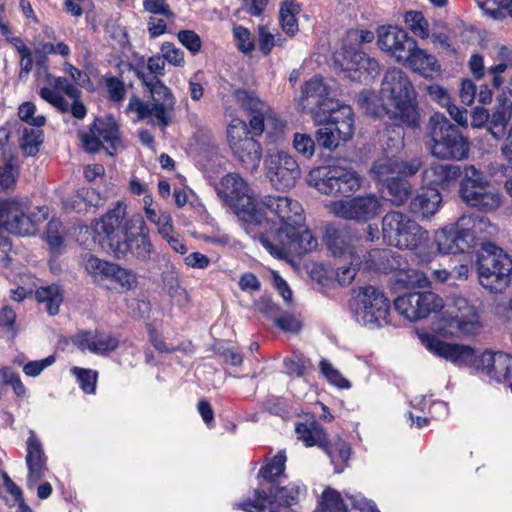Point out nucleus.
Here are the masks:
<instances>
[{
    "mask_svg": "<svg viewBox=\"0 0 512 512\" xmlns=\"http://www.w3.org/2000/svg\"><path fill=\"white\" fill-rule=\"evenodd\" d=\"M371 173L378 182L387 184L397 178L396 158L383 157L374 162Z\"/></svg>",
    "mask_w": 512,
    "mask_h": 512,
    "instance_id": "49530a36",
    "label": "nucleus"
},
{
    "mask_svg": "<svg viewBox=\"0 0 512 512\" xmlns=\"http://www.w3.org/2000/svg\"><path fill=\"white\" fill-rule=\"evenodd\" d=\"M359 241L354 242L360 249L359 254L361 256V266H363L366 270H387L392 269L393 264L390 263L391 251L387 249H372L367 250L363 254V249L361 248L360 241L361 239L358 237Z\"/></svg>",
    "mask_w": 512,
    "mask_h": 512,
    "instance_id": "f704fd0d",
    "label": "nucleus"
},
{
    "mask_svg": "<svg viewBox=\"0 0 512 512\" xmlns=\"http://www.w3.org/2000/svg\"><path fill=\"white\" fill-rule=\"evenodd\" d=\"M383 237L391 246L413 250L428 238V233L416 221L399 211H390L382 219Z\"/></svg>",
    "mask_w": 512,
    "mask_h": 512,
    "instance_id": "f8f14e48",
    "label": "nucleus"
},
{
    "mask_svg": "<svg viewBox=\"0 0 512 512\" xmlns=\"http://www.w3.org/2000/svg\"><path fill=\"white\" fill-rule=\"evenodd\" d=\"M313 121L317 125L333 126L339 139L348 141L354 134V115L348 105L339 104L332 100L330 106L323 111L313 112Z\"/></svg>",
    "mask_w": 512,
    "mask_h": 512,
    "instance_id": "393cba45",
    "label": "nucleus"
},
{
    "mask_svg": "<svg viewBox=\"0 0 512 512\" xmlns=\"http://www.w3.org/2000/svg\"><path fill=\"white\" fill-rule=\"evenodd\" d=\"M57 54L62 57H68L70 55V48L64 42H57L56 44L51 42H40L34 49V58L38 65H45L47 62L48 55Z\"/></svg>",
    "mask_w": 512,
    "mask_h": 512,
    "instance_id": "a18cd8bd",
    "label": "nucleus"
},
{
    "mask_svg": "<svg viewBox=\"0 0 512 512\" xmlns=\"http://www.w3.org/2000/svg\"><path fill=\"white\" fill-rule=\"evenodd\" d=\"M415 42L404 29L397 26H383L377 31L379 49L401 64L407 59L411 49H415Z\"/></svg>",
    "mask_w": 512,
    "mask_h": 512,
    "instance_id": "a878e982",
    "label": "nucleus"
},
{
    "mask_svg": "<svg viewBox=\"0 0 512 512\" xmlns=\"http://www.w3.org/2000/svg\"><path fill=\"white\" fill-rule=\"evenodd\" d=\"M258 31V46L259 50L268 55L275 46H283L285 40L279 33L273 34L266 25H259Z\"/></svg>",
    "mask_w": 512,
    "mask_h": 512,
    "instance_id": "8fccbe9b",
    "label": "nucleus"
},
{
    "mask_svg": "<svg viewBox=\"0 0 512 512\" xmlns=\"http://www.w3.org/2000/svg\"><path fill=\"white\" fill-rule=\"evenodd\" d=\"M423 167L421 157H412L408 159L396 158L397 176L403 179L416 175Z\"/></svg>",
    "mask_w": 512,
    "mask_h": 512,
    "instance_id": "6e6d98bb",
    "label": "nucleus"
},
{
    "mask_svg": "<svg viewBox=\"0 0 512 512\" xmlns=\"http://www.w3.org/2000/svg\"><path fill=\"white\" fill-rule=\"evenodd\" d=\"M460 176V168L456 165L433 163L423 171L422 182L427 187H444Z\"/></svg>",
    "mask_w": 512,
    "mask_h": 512,
    "instance_id": "473e14b6",
    "label": "nucleus"
},
{
    "mask_svg": "<svg viewBox=\"0 0 512 512\" xmlns=\"http://www.w3.org/2000/svg\"><path fill=\"white\" fill-rule=\"evenodd\" d=\"M25 462L28 469L27 486L32 489L40 482L46 471L47 457L44 453L43 446L34 432H30L27 439Z\"/></svg>",
    "mask_w": 512,
    "mask_h": 512,
    "instance_id": "cd10ccee",
    "label": "nucleus"
},
{
    "mask_svg": "<svg viewBox=\"0 0 512 512\" xmlns=\"http://www.w3.org/2000/svg\"><path fill=\"white\" fill-rule=\"evenodd\" d=\"M336 132L333 126L326 125L323 128L318 129L316 133V140L320 147H323L327 150H334L337 148L339 142V137L335 136Z\"/></svg>",
    "mask_w": 512,
    "mask_h": 512,
    "instance_id": "69168bd1",
    "label": "nucleus"
},
{
    "mask_svg": "<svg viewBox=\"0 0 512 512\" xmlns=\"http://www.w3.org/2000/svg\"><path fill=\"white\" fill-rule=\"evenodd\" d=\"M291 230L277 241L261 236L260 243L271 255L281 259L289 255L300 256L317 247V239L304 227V223Z\"/></svg>",
    "mask_w": 512,
    "mask_h": 512,
    "instance_id": "aec40b11",
    "label": "nucleus"
},
{
    "mask_svg": "<svg viewBox=\"0 0 512 512\" xmlns=\"http://www.w3.org/2000/svg\"><path fill=\"white\" fill-rule=\"evenodd\" d=\"M79 138L85 151L95 153L102 148L110 156L121 143L118 124L112 116L97 118L88 131L79 132Z\"/></svg>",
    "mask_w": 512,
    "mask_h": 512,
    "instance_id": "412c9836",
    "label": "nucleus"
},
{
    "mask_svg": "<svg viewBox=\"0 0 512 512\" xmlns=\"http://www.w3.org/2000/svg\"><path fill=\"white\" fill-rule=\"evenodd\" d=\"M325 446L322 449L331 459V462L335 465V471L341 472L342 467L347 463L350 457V447L349 445L340 438H335L331 441L325 440Z\"/></svg>",
    "mask_w": 512,
    "mask_h": 512,
    "instance_id": "79ce46f5",
    "label": "nucleus"
},
{
    "mask_svg": "<svg viewBox=\"0 0 512 512\" xmlns=\"http://www.w3.org/2000/svg\"><path fill=\"white\" fill-rule=\"evenodd\" d=\"M384 192L387 200L396 206H401L410 198L412 185L408 180L397 177L385 184Z\"/></svg>",
    "mask_w": 512,
    "mask_h": 512,
    "instance_id": "58836bf2",
    "label": "nucleus"
},
{
    "mask_svg": "<svg viewBox=\"0 0 512 512\" xmlns=\"http://www.w3.org/2000/svg\"><path fill=\"white\" fill-rule=\"evenodd\" d=\"M295 432L298 440H301L306 447H326V433L314 420L309 423H298L295 427Z\"/></svg>",
    "mask_w": 512,
    "mask_h": 512,
    "instance_id": "c9c22d12",
    "label": "nucleus"
},
{
    "mask_svg": "<svg viewBox=\"0 0 512 512\" xmlns=\"http://www.w3.org/2000/svg\"><path fill=\"white\" fill-rule=\"evenodd\" d=\"M308 184L322 194L337 196L358 190L361 179L357 172L350 168L331 166L312 170L308 176Z\"/></svg>",
    "mask_w": 512,
    "mask_h": 512,
    "instance_id": "2eb2a0df",
    "label": "nucleus"
},
{
    "mask_svg": "<svg viewBox=\"0 0 512 512\" xmlns=\"http://www.w3.org/2000/svg\"><path fill=\"white\" fill-rule=\"evenodd\" d=\"M294 149L306 158L313 156L315 151V143L312 137L304 133H295L293 137Z\"/></svg>",
    "mask_w": 512,
    "mask_h": 512,
    "instance_id": "0e129e2a",
    "label": "nucleus"
},
{
    "mask_svg": "<svg viewBox=\"0 0 512 512\" xmlns=\"http://www.w3.org/2000/svg\"><path fill=\"white\" fill-rule=\"evenodd\" d=\"M358 236L350 230H329L326 233L328 249L335 257H346L350 259L349 266L341 265L336 270V280L341 286H347L354 280L357 270L361 267V256Z\"/></svg>",
    "mask_w": 512,
    "mask_h": 512,
    "instance_id": "4468645a",
    "label": "nucleus"
},
{
    "mask_svg": "<svg viewBox=\"0 0 512 512\" xmlns=\"http://www.w3.org/2000/svg\"><path fill=\"white\" fill-rule=\"evenodd\" d=\"M303 212L301 204L291 197L266 195L258 199L246 229L248 232L255 229L259 238L267 236L271 241H277L304 223Z\"/></svg>",
    "mask_w": 512,
    "mask_h": 512,
    "instance_id": "7ed1b4c3",
    "label": "nucleus"
},
{
    "mask_svg": "<svg viewBox=\"0 0 512 512\" xmlns=\"http://www.w3.org/2000/svg\"><path fill=\"white\" fill-rule=\"evenodd\" d=\"M402 64L425 78H433L440 72V64L437 59L424 49L419 48L417 42H415V49H411V53Z\"/></svg>",
    "mask_w": 512,
    "mask_h": 512,
    "instance_id": "2f4dec72",
    "label": "nucleus"
},
{
    "mask_svg": "<svg viewBox=\"0 0 512 512\" xmlns=\"http://www.w3.org/2000/svg\"><path fill=\"white\" fill-rule=\"evenodd\" d=\"M443 309L437 322L438 331L452 335L456 330L465 336H474L481 331L480 316L466 298L452 297L448 303L444 304Z\"/></svg>",
    "mask_w": 512,
    "mask_h": 512,
    "instance_id": "9b49d317",
    "label": "nucleus"
},
{
    "mask_svg": "<svg viewBox=\"0 0 512 512\" xmlns=\"http://www.w3.org/2000/svg\"><path fill=\"white\" fill-rule=\"evenodd\" d=\"M306 493V487L300 482H290L286 486L270 489V495L281 505L290 506L295 504L301 495Z\"/></svg>",
    "mask_w": 512,
    "mask_h": 512,
    "instance_id": "ea45409f",
    "label": "nucleus"
},
{
    "mask_svg": "<svg viewBox=\"0 0 512 512\" xmlns=\"http://www.w3.org/2000/svg\"><path fill=\"white\" fill-rule=\"evenodd\" d=\"M71 372L85 393L94 394L96 392L98 379V372L96 370L73 367Z\"/></svg>",
    "mask_w": 512,
    "mask_h": 512,
    "instance_id": "864d4df0",
    "label": "nucleus"
},
{
    "mask_svg": "<svg viewBox=\"0 0 512 512\" xmlns=\"http://www.w3.org/2000/svg\"><path fill=\"white\" fill-rule=\"evenodd\" d=\"M349 505V501H345L338 491L326 488L322 493L319 509L315 512H348Z\"/></svg>",
    "mask_w": 512,
    "mask_h": 512,
    "instance_id": "37998d69",
    "label": "nucleus"
},
{
    "mask_svg": "<svg viewBox=\"0 0 512 512\" xmlns=\"http://www.w3.org/2000/svg\"><path fill=\"white\" fill-rule=\"evenodd\" d=\"M300 12V6L294 0H285L279 10V24L282 31L289 37H293L299 30L296 15Z\"/></svg>",
    "mask_w": 512,
    "mask_h": 512,
    "instance_id": "e433bc0d",
    "label": "nucleus"
},
{
    "mask_svg": "<svg viewBox=\"0 0 512 512\" xmlns=\"http://www.w3.org/2000/svg\"><path fill=\"white\" fill-rule=\"evenodd\" d=\"M215 190L221 201L247 224L258 201L247 180L231 172L220 178Z\"/></svg>",
    "mask_w": 512,
    "mask_h": 512,
    "instance_id": "9d476101",
    "label": "nucleus"
},
{
    "mask_svg": "<svg viewBox=\"0 0 512 512\" xmlns=\"http://www.w3.org/2000/svg\"><path fill=\"white\" fill-rule=\"evenodd\" d=\"M102 199L99 193L90 187L80 188L73 199L70 206L72 210L78 213L87 212L101 205Z\"/></svg>",
    "mask_w": 512,
    "mask_h": 512,
    "instance_id": "a19ab883",
    "label": "nucleus"
},
{
    "mask_svg": "<svg viewBox=\"0 0 512 512\" xmlns=\"http://www.w3.org/2000/svg\"><path fill=\"white\" fill-rule=\"evenodd\" d=\"M143 85L149 91L151 100L145 102L137 96L129 100L127 110L137 115V120L150 119V123L165 130L173 121L176 97L161 80L143 77Z\"/></svg>",
    "mask_w": 512,
    "mask_h": 512,
    "instance_id": "20e7f679",
    "label": "nucleus"
},
{
    "mask_svg": "<svg viewBox=\"0 0 512 512\" xmlns=\"http://www.w3.org/2000/svg\"><path fill=\"white\" fill-rule=\"evenodd\" d=\"M35 297L39 303L45 304V309L49 315L59 313L60 305L63 302V293L56 284L39 287L35 292Z\"/></svg>",
    "mask_w": 512,
    "mask_h": 512,
    "instance_id": "4c0bfd02",
    "label": "nucleus"
},
{
    "mask_svg": "<svg viewBox=\"0 0 512 512\" xmlns=\"http://www.w3.org/2000/svg\"><path fill=\"white\" fill-rule=\"evenodd\" d=\"M418 337L429 352L454 365L465 366L478 363L475 350L469 345L448 343L428 333H421Z\"/></svg>",
    "mask_w": 512,
    "mask_h": 512,
    "instance_id": "b1692460",
    "label": "nucleus"
},
{
    "mask_svg": "<svg viewBox=\"0 0 512 512\" xmlns=\"http://www.w3.org/2000/svg\"><path fill=\"white\" fill-rule=\"evenodd\" d=\"M374 99L373 93L363 92L359 95L358 102L374 117H379L384 111L397 126H419V113L414 101L415 91L402 70L393 68L386 72L380 90L381 107L373 105Z\"/></svg>",
    "mask_w": 512,
    "mask_h": 512,
    "instance_id": "f257e3e1",
    "label": "nucleus"
},
{
    "mask_svg": "<svg viewBox=\"0 0 512 512\" xmlns=\"http://www.w3.org/2000/svg\"><path fill=\"white\" fill-rule=\"evenodd\" d=\"M35 112L36 106L32 102H24L18 109V115L22 121L33 127L41 128L45 124L46 118L43 115L34 116Z\"/></svg>",
    "mask_w": 512,
    "mask_h": 512,
    "instance_id": "13d9d810",
    "label": "nucleus"
},
{
    "mask_svg": "<svg viewBox=\"0 0 512 512\" xmlns=\"http://www.w3.org/2000/svg\"><path fill=\"white\" fill-rule=\"evenodd\" d=\"M320 370L322 374L325 376V378L333 385L339 387V388H349L350 383L348 380H346L341 373L336 370L333 365L327 361L322 360L320 362Z\"/></svg>",
    "mask_w": 512,
    "mask_h": 512,
    "instance_id": "680f3d73",
    "label": "nucleus"
},
{
    "mask_svg": "<svg viewBox=\"0 0 512 512\" xmlns=\"http://www.w3.org/2000/svg\"><path fill=\"white\" fill-rule=\"evenodd\" d=\"M265 175L277 190L290 189L301 176V169L296 159L284 152L268 153L264 160Z\"/></svg>",
    "mask_w": 512,
    "mask_h": 512,
    "instance_id": "4be33fe9",
    "label": "nucleus"
},
{
    "mask_svg": "<svg viewBox=\"0 0 512 512\" xmlns=\"http://www.w3.org/2000/svg\"><path fill=\"white\" fill-rule=\"evenodd\" d=\"M336 61L340 63V67L345 72L358 73L352 76L353 79L359 81H367L371 79L379 70L378 62L370 58L364 52L343 47V52L336 56Z\"/></svg>",
    "mask_w": 512,
    "mask_h": 512,
    "instance_id": "bb28decb",
    "label": "nucleus"
},
{
    "mask_svg": "<svg viewBox=\"0 0 512 512\" xmlns=\"http://www.w3.org/2000/svg\"><path fill=\"white\" fill-rule=\"evenodd\" d=\"M160 52L166 62L175 66L182 67L185 64L184 52L176 47L172 42H164L160 47Z\"/></svg>",
    "mask_w": 512,
    "mask_h": 512,
    "instance_id": "bf43d9fd",
    "label": "nucleus"
},
{
    "mask_svg": "<svg viewBox=\"0 0 512 512\" xmlns=\"http://www.w3.org/2000/svg\"><path fill=\"white\" fill-rule=\"evenodd\" d=\"M325 208L337 218L365 223L381 213L382 203L376 195L366 194L346 200L329 201Z\"/></svg>",
    "mask_w": 512,
    "mask_h": 512,
    "instance_id": "6ab92c4d",
    "label": "nucleus"
},
{
    "mask_svg": "<svg viewBox=\"0 0 512 512\" xmlns=\"http://www.w3.org/2000/svg\"><path fill=\"white\" fill-rule=\"evenodd\" d=\"M460 197L471 208L493 213L503 205V195L472 165L465 166L460 182Z\"/></svg>",
    "mask_w": 512,
    "mask_h": 512,
    "instance_id": "6e6552de",
    "label": "nucleus"
},
{
    "mask_svg": "<svg viewBox=\"0 0 512 512\" xmlns=\"http://www.w3.org/2000/svg\"><path fill=\"white\" fill-rule=\"evenodd\" d=\"M480 285L491 293H502L512 281V257L492 243L482 244L477 259Z\"/></svg>",
    "mask_w": 512,
    "mask_h": 512,
    "instance_id": "423d86ee",
    "label": "nucleus"
},
{
    "mask_svg": "<svg viewBox=\"0 0 512 512\" xmlns=\"http://www.w3.org/2000/svg\"><path fill=\"white\" fill-rule=\"evenodd\" d=\"M38 214L28 213L27 202L18 198L0 200V228L18 235H31L36 225L47 219L46 207H37Z\"/></svg>",
    "mask_w": 512,
    "mask_h": 512,
    "instance_id": "ddd939ff",
    "label": "nucleus"
},
{
    "mask_svg": "<svg viewBox=\"0 0 512 512\" xmlns=\"http://www.w3.org/2000/svg\"><path fill=\"white\" fill-rule=\"evenodd\" d=\"M143 9L152 15H160L166 19H173L174 12L170 9L167 0H143Z\"/></svg>",
    "mask_w": 512,
    "mask_h": 512,
    "instance_id": "e2e57ef3",
    "label": "nucleus"
},
{
    "mask_svg": "<svg viewBox=\"0 0 512 512\" xmlns=\"http://www.w3.org/2000/svg\"><path fill=\"white\" fill-rule=\"evenodd\" d=\"M428 129L432 142L431 152L435 157L454 160L467 158L469 143L443 114L432 115Z\"/></svg>",
    "mask_w": 512,
    "mask_h": 512,
    "instance_id": "1a4fd4ad",
    "label": "nucleus"
},
{
    "mask_svg": "<svg viewBox=\"0 0 512 512\" xmlns=\"http://www.w3.org/2000/svg\"><path fill=\"white\" fill-rule=\"evenodd\" d=\"M49 86L40 89L39 95L62 113L71 112L77 119L87 114L85 105L79 101L81 92L64 77H49Z\"/></svg>",
    "mask_w": 512,
    "mask_h": 512,
    "instance_id": "f3484780",
    "label": "nucleus"
},
{
    "mask_svg": "<svg viewBox=\"0 0 512 512\" xmlns=\"http://www.w3.org/2000/svg\"><path fill=\"white\" fill-rule=\"evenodd\" d=\"M107 279L114 280L126 290H131L137 286L136 274L133 271L122 268L114 263L110 269Z\"/></svg>",
    "mask_w": 512,
    "mask_h": 512,
    "instance_id": "5fc2aeb1",
    "label": "nucleus"
},
{
    "mask_svg": "<svg viewBox=\"0 0 512 512\" xmlns=\"http://www.w3.org/2000/svg\"><path fill=\"white\" fill-rule=\"evenodd\" d=\"M227 139L233 156L250 173L258 170L262 159L261 144L249 135L246 123L233 119L227 128Z\"/></svg>",
    "mask_w": 512,
    "mask_h": 512,
    "instance_id": "dca6fc26",
    "label": "nucleus"
},
{
    "mask_svg": "<svg viewBox=\"0 0 512 512\" xmlns=\"http://www.w3.org/2000/svg\"><path fill=\"white\" fill-rule=\"evenodd\" d=\"M444 304L443 299L431 291L406 293L394 300L395 310L409 321L425 319L442 310Z\"/></svg>",
    "mask_w": 512,
    "mask_h": 512,
    "instance_id": "5701e85b",
    "label": "nucleus"
},
{
    "mask_svg": "<svg viewBox=\"0 0 512 512\" xmlns=\"http://www.w3.org/2000/svg\"><path fill=\"white\" fill-rule=\"evenodd\" d=\"M512 117V90L504 89L496 98L492 115L490 116L489 131L494 138L500 139Z\"/></svg>",
    "mask_w": 512,
    "mask_h": 512,
    "instance_id": "7c9ffc66",
    "label": "nucleus"
},
{
    "mask_svg": "<svg viewBox=\"0 0 512 512\" xmlns=\"http://www.w3.org/2000/svg\"><path fill=\"white\" fill-rule=\"evenodd\" d=\"M102 229L107 236L110 248L118 258L130 254L141 262L150 260L153 245L146 223L140 215L128 219L124 204L117 203L104 216Z\"/></svg>",
    "mask_w": 512,
    "mask_h": 512,
    "instance_id": "f03ea898",
    "label": "nucleus"
},
{
    "mask_svg": "<svg viewBox=\"0 0 512 512\" xmlns=\"http://www.w3.org/2000/svg\"><path fill=\"white\" fill-rule=\"evenodd\" d=\"M234 98L250 116L249 126L254 135L266 133V137L271 143L277 142L283 136L286 123L255 93L238 89L234 92Z\"/></svg>",
    "mask_w": 512,
    "mask_h": 512,
    "instance_id": "0eeeda50",
    "label": "nucleus"
},
{
    "mask_svg": "<svg viewBox=\"0 0 512 512\" xmlns=\"http://www.w3.org/2000/svg\"><path fill=\"white\" fill-rule=\"evenodd\" d=\"M85 270L94 278L95 281H101L108 277L113 263L103 261L91 254L83 258Z\"/></svg>",
    "mask_w": 512,
    "mask_h": 512,
    "instance_id": "09e8293b",
    "label": "nucleus"
},
{
    "mask_svg": "<svg viewBox=\"0 0 512 512\" xmlns=\"http://www.w3.org/2000/svg\"><path fill=\"white\" fill-rule=\"evenodd\" d=\"M244 512H277L276 506L265 491H257L253 502H245L237 505Z\"/></svg>",
    "mask_w": 512,
    "mask_h": 512,
    "instance_id": "603ef678",
    "label": "nucleus"
},
{
    "mask_svg": "<svg viewBox=\"0 0 512 512\" xmlns=\"http://www.w3.org/2000/svg\"><path fill=\"white\" fill-rule=\"evenodd\" d=\"M301 104L303 109H309L313 117L314 111H323L330 106L332 99L328 97V88L323 79L315 76L304 83L301 90Z\"/></svg>",
    "mask_w": 512,
    "mask_h": 512,
    "instance_id": "c756f323",
    "label": "nucleus"
},
{
    "mask_svg": "<svg viewBox=\"0 0 512 512\" xmlns=\"http://www.w3.org/2000/svg\"><path fill=\"white\" fill-rule=\"evenodd\" d=\"M43 141V131L37 127H24L19 139L21 151L26 156H34Z\"/></svg>",
    "mask_w": 512,
    "mask_h": 512,
    "instance_id": "c03bdc74",
    "label": "nucleus"
},
{
    "mask_svg": "<svg viewBox=\"0 0 512 512\" xmlns=\"http://www.w3.org/2000/svg\"><path fill=\"white\" fill-rule=\"evenodd\" d=\"M18 177V166L10 160L3 167L0 166V186L4 189L12 188Z\"/></svg>",
    "mask_w": 512,
    "mask_h": 512,
    "instance_id": "774afa93",
    "label": "nucleus"
},
{
    "mask_svg": "<svg viewBox=\"0 0 512 512\" xmlns=\"http://www.w3.org/2000/svg\"><path fill=\"white\" fill-rule=\"evenodd\" d=\"M478 367L497 382L510 380L512 378V355L501 351L486 350L478 357Z\"/></svg>",
    "mask_w": 512,
    "mask_h": 512,
    "instance_id": "c85d7f7f",
    "label": "nucleus"
},
{
    "mask_svg": "<svg viewBox=\"0 0 512 512\" xmlns=\"http://www.w3.org/2000/svg\"><path fill=\"white\" fill-rule=\"evenodd\" d=\"M442 203V196L435 187H422L421 191L411 201V209L422 217L436 214Z\"/></svg>",
    "mask_w": 512,
    "mask_h": 512,
    "instance_id": "72a5a7b5",
    "label": "nucleus"
},
{
    "mask_svg": "<svg viewBox=\"0 0 512 512\" xmlns=\"http://www.w3.org/2000/svg\"><path fill=\"white\" fill-rule=\"evenodd\" d=\"M286 453L284 450L279 451L264 467L261 468L260 474L270 482L283 474L286 467Z\"/></svg>",
    "mask_w": 512,
    "mask_h": 512,
    "instance_id": "3c124183",
    "label": "nucleus"
},
{
    "mask_svg": "<svg viewBox=\"0 0 512 512\" xmlns=\"http://www.w3.org/2000/svg\"><path fill=\"white\" fill-rule=\"evenodd\" d=\"M404 22L408 29L421 39L429 38V25L423 14L419 11H407Z\"/></svg>",
    "mask_w": 512,
    "mask_h": 512,
    "instance_id": "de8ad7c7",
    "label": "nucleus"
},
{
    "mask_svg": "<svg viewBox=\"0 0 512 512\" xmlns=\"http://www.w3.org/2000/svg\"><path fill=\"white\" fill-rule=\"evenodd\" d=\"M119 341L115 337L105 333H94V346L92 353L105 354L115 350Z\"/></svg>",
    "mask_w": 512,
    "mask_h": 512,
    "instance_id": "052dcab7",
    "label": "nucleus"
},
{
    "mask_svg": "<svg viewBox=\"0 0 512 512\" xmlns=\"http://www.w3.org/2000/svg\"><path fill=\"white\" fill-rule=\"evenodd\" d=\"M398 281L403 283L407 287H427L429 281L424 273L410 269L399 275Z\"/></svg>",
    "mask_w": 512,
    "mask_h": 512,
    "instance_id": "338daca9",
    "label": "nucleus"
},
{
    "mask_svg": "<svg viewBox=\"0 0 512 512\" xmlns=\"http://www.w3.org/2000/svg\"><path fill=\"white\" fill-rule=\"evenodd\" d=\"M233 36L236 46L241 52L247 54L254 50V37L247 28L241 25L235 26L233 28Z\"/></svg>",
    "mask_w": 512,
    "mask_h": 512,
    "instance_id": "4d7b16f0",
    "label": "nucleus"
},
{
    "mask_svg": "<svg viewBox=\"0 0 512 512\" xmlns=\"http://www.w3.org/2000/svg\"><path fill=\"white\" fill-rule=\"evenodd\" d=\"M489 225L485 217L464 215L454 225L437 230L433 243L441 255L465 253L477 245L479 234Z\"/></svg>",
    "mask_w": 512,
    "mask_h": 512,
    "instance_id": "39448f33",
    "label": "nucleus"
},
{
    "mask_svg": "<svg viewBox=\"0 0 512 512\" xmlns=\"http://www.w3.org/2000/svg\"><path fill=\"white\" fill-rule=\"evenodd\" d=\"M355 313L363 325L382 326L389 322L390 302L377 287H360L355 296Z\"/></svg>",
    "mask_w": 512,
    "mask_h": 512,
    "instance_id": "a211bd4d",
    "label": "nucleus"
}]
</instances>
